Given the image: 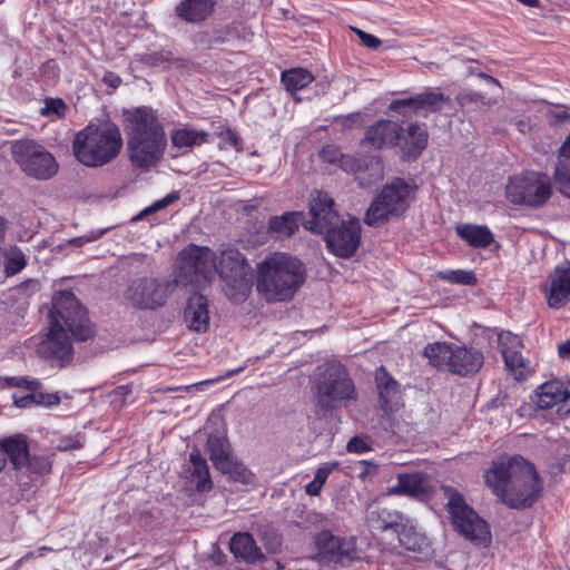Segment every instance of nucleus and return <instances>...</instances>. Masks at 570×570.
I'll return each mask as SVG.
<instances>
[{
    "mask_svg": "<svg viewBox=\"0 0 570 570\" xmlns=\"http://www.w3.org/2000/svg\"><path fill=\"white\" fill-rule=\"evenodd\" d=\"M358 465L362 468V470L358 473V476L362 480H365L368 476H373L379 472L377 464H375L372 461L361 460L358 461Z\"/></svg>",
    "mask_w": 570,
    "mask_h": 570,
    "instance_id": "53",
    "label": "nucleus"
},
{
    "mask_svg": "<svg viewBox=\"0 0 570 570\" xmlns=\"http://www.w3.org/2000/svg\"><path fill=\"white\" fill-rule=\"evenodd\" d=\"M547 302L551 308L562 307L570 298V265L556 266L549 274Z\"/></svg>",
    "mask_w": 570,
    "mask_h": 570,
    "instance_id": "25",
    "label": "nucleus"
},
{
    "mask_svg": "<svg viewBox=\"0 0 570 570\" xmlns=\"http://www.w3.org/2000/svg\"><path fill=\"white\" fill-rule=\"evenodd\" d=\"M127 148L131 164L149 168L163 156L166 135L161 122L150 107H138L126 116Z\"/></svg>",
    "mask_w": 570,
    "mask_h": 570,
    "instance_id": "4",
    "label": "nucleus"
},
{
    "mask_svg": "<svg viewBox=\"0 0 570 570\" xmlns=\"http://www.w3.org/2000/svg\"><path fill=\"white\" fill-rule=\"evenodd\" d=\"M65 326L76 341L85 342L95 335L87 309L70 291H61L53 297L49 333L38 348L42 357L60 362L72 360L73 346Z\"/></svg>",
    "mask_w": 570,
    "mask_h": 570,
    "instance_id": "1",
    "label": "nucleus"
},
{
    "mask_svg": "<svg viewBox=\"0 0 570 570\" xmlns=\"http://www.w3.org/2000/svg\"><path fill=\"white\" fill-rule=\"evenodd\" d=\"M24 558H21L20 560L17 561V563L14 564V569H7V570H16L23 561Z\"/></svg>",
    "mask_w": 570,
    "mask_h": 570,
    "instance_id": "63",
    "label": "nucleus"
},
{
    "mask_svg": "<svg viewBox=\"0 0 570 570\" xmlns=\"http://www.w3.org/2000/svg\"><path fill=\"white\" fill-rule=\"evenodd\" d=\"M185 318L189 323V328L202 333L209 326L208 301L204 295H195L187 302L185 308Z\"/></svg>",
    "mask_w": 570,
    "mask_h": 570,
    "instance_id": "31",
    "label": "nucleus"
},
{
    "mask_svg": "<svg viewBox=\"0 0 570 570\" xmlns=\"http://www.w3.org/2000/svg\"><path fill=\"white\" fill-rule=\"evenodd\" d=\"M207 449L209 459L214 466L222 471L235 459L232 455L230 444L228 441L220 436H209L207 440Z\"/></svg>",
    "mask_w": 570,
    "mask_h": 570,
    "instance_id": "35",
    "label": "nucleus"
},
{
    "mask_svg": "<svg viewBox=\"0 0 570 570\" xmlns=\"http://www.w3.org/2000/svg\"><path fill=\"white\" fill-rule=\"evenodd\" d=\"M318 155L324 163L337 166L340 160L342 159L343 153L336 145L328 144L322 147Z\"/></svg>",
    "mask_w": 570,
    "mask_h": 570,
    "instance_id": "49",
    "label": "nucleus"
},
{
    "mask_svg": "<svg viewBox=\"0 0 570 570\" xmlns=\"http://www.w3.org/2000/svg\"><path fill=\"white\" fill-rule=\"evenodd\" d=\"M229 550L236 559L249 564H255L265 558L255 539L248 532L235 533L230 539Z\"/></svg>",
    "mask_w": 570,
    "mask_h": 570,
    "instance_id": "29",
    "label": "nucleus"
},
{
    "mask_svg": "<svg viewBox=\"0 0 570 570\" xmlns=\"http://www.w3.org/2000/svg\"><path fill=\"white\" fill-rule=\"evenodd\" d=\"M0 450L6 454L12 469L21 471L30 453L29 438L23 433L3 438L0 440Z\"/></svg>",
    "mask_w": 570,
    "mask_h": 570,
    "instance_id": "28",
    "label": "nucleus"
},
{
    "mask_svg": "<svg viewBox=\"0 0 570 570\" xmlns=\"http://www.w3.org/2000/svg\"><path fill=\"white\" fill-rule=\"evenodd\" d=\"M537 405L541 410L559 406L558 411H569L570 392L564 383L559 380L546 382L537 391Z\"/></svg>",
    "mask_w": 570,
    "mask_h": 570,
    "instance_id": "23",
    "label": "nucleus"
},
{
    "mask_svg": "<svg viewBox=\"0 0 570 570\" xmlns=\"http://www.w3.org/2000/svg\"><path fill=\"white\" fill-rule=\"evenodd\" d=\"M337 167L355 175L361 187H368L383 179V167L379 161L370 164L365 158L343 154Z\"/></svg>",
    "mask_w": 570,
    "mask_h": 570,
    "instance_id": "20",
    "label": "nucleus"
},
{
    "mask_svg": "<svg viewBox=\"0 0 570 570\" xmlns=\"http://www.w3.org/2000/svg\"><path fill=\"white\" fill-rule=\"evenodd\" d=\"M521 347L520 338L515 335H510L502 343L501 348L507 368L519 382L525 381L531 374L529 362L523 357Z\"/></svg>",
    "mask_w": 570,
    "mask_h": 570,
    "instance_id": "22",
    "label": "nucleus"
},
{
    "mask_svg": "<svg viewBox=\"0 0 570 570\" xmlns=\"http://www.w3.org/2000/svg\"><path fill=\"white\" fill-rule=\"evenodd\" d=\"M243 370H244V367L242 366V367H238V368H236V370L229 371V372L225 375V377H230V376H233L234 374H237V373L242 372Z\"/></svg>",
    "mask_w": 570,
    "mask_h": 570,
    "instance_id": "62",
    "label": "nucleus"
},
{
    "mask_svg": "<svg viewBox=\"0 0 570 570\" xmlns=\"http://www.w3.org/2000/svg\"><path fill=\"white\" fill-rule=\"evenodd\" d=\"M306 278V267L286 253H272L256 266V291L268 303L293 299Z\"/></svg>",
    "mask_w": 570,
    "mask_h": 570,
    "instance_id": "3",
    "label": "nucleus"
},
{
    "mask_svg": "<svg viewBox=\"0 0 570 570\" xmlns=\"http://www.w3.org/2000/svg\"><path fill=\"white\" fill-rule=\"evenodd\" d=\"M402 136L403 127L401 124L381 119L366 128L360 145L375 150L393 148L399 146Z\"/></svg>",
    "mask_w": 570,
    "mask_h": 570,
    "instance_id": "18",
    "label": "nucleus"
},
{
    "mask_svg": "<svg viewBox=\"0 0 570 570\" xmlns=\"http://www.w3.org/2000/svg\"><path fill=\"white\" fill-rule=\"evenodd\" d=\"M220 472L227 474L232 481L244 485H254L256 483V475L243 462L236 459Z\"/></svg>",
    "mask_w": 570,
    "mask_h": 570,
    "instance_id": "38",
    "label": "nucleus"
},
{
    "mask_svg": "<svg viewBox=\"0 0 570 570\" xmlns=\"http://www.w3.org/2000/svg\"><path fill=\"white\" fill-rule=\"evenodd\" d=\"M102 234H104V232H99L98 234L86 237L85 242H94V240L98 239Z\"/></svg>",
    "mask_w": 570,
    "mask_h": 570,
    "instance_id": "61",
    "label": "nucleus"
},
{
    "mask_svg": "<svg viewBox=\"0 0 570 570\" xmlns=\"http://www.w3.org/2000/svg\"><path fill=\"white\" fill-rule=\"evenodd\" d=\"M455 232L459 238L473 248H488L494 242L493 233L485 225L461 224L455 227Z\"/></svg>",
    "mask_w": 570,
    "mask_h": 570,
    "instance_id": "32",
    "label": "nucleus"
},
{
    "mask_svg": "<svg viewBox=\"0 0 570 570\" xmlns=\"http://www.w3.org/2000/svg\"><path fill=\"white\" fill-rule=\"evenodd\" d=\"M218 129L219 131L217 135L222 138V142L219 145L220 148L229 147L236 150H242L243 141L235 130L230 128L223 129V126H219Z\"/></svg>",
    "mask_w": 570,
    "mask_h": 570,
    "instance_id": "45",
    "label": "nucleus"
},
{
    "mask_svg": "<svg viewBox=\"0 0 570 570\" xmlns=\"http://www.w3.org/2000/svg\"><path fill=\"white\" fill-rule=\"evenodd\" d=\"M303 217L302 212H286L281 216H272L268 219L267 232L275 238L291 237L298 230Z\"/></svg>",
    "mask_w": 570,
    "mask_h": 570,
    "instance_id": "33",
    "label": "nucleus"
},
{
    "mask_svg": "<svg viewBox=\"0 0 570 570\" xmlns=\"http://www.w3.org/2000/svg\"><path fill=\"white\" fill-rule=\"evenodd\" d=\"M409 98L394 99L389 105V110L403 118H411L417 115L416 107L414 105H407Z\"/></svg>",
    "mask_w": 570,
    "mask_h": 570,
    "instance_id": "46",
    "label": "nucleus"
},
{
    "mask_svg": "<svg viewBox=\"0 0 570 570\" xmlns=\"http://www.w3.org/2000/svg\"><path fill=\"white\" fill-rule=\"evenodd\" d=\"M429 134L424 124H410L399 146L407 158L416 159L428 145Z\"/></svg>",
    "mask_w": 570,
    "mask_h": 570,
    "instance_id": "30",
    "label": "nucleus"
},
{
    "mask_svg": "<svg viewBox=\"0 0 570 570\" xmlns=\"http://www.w3.org/2000/svg\"><path fill=\"white\" fill-rule=\"evenodd\" d=\"M175 283L156 277L134 279L126 288L124 298L139 309H157L166 305Z\"/></svg>",
    "mask_w": 570,
    "mask_h": 570,
    "instance_id": "15",
    "label": "nucleus"
},
{
    "mask_svg": "<svg viewBox=\"0 0 570 570\" xmlns=\"http://www.w3.org/2000/svg\"><path fill=\"white\" fill-rule=\"evenodd\" d=\"M82 239H83V237H78L73 242L77 243V244H82L83 243Z\"/></svg>",
    "mask_w": 570,
    "mask_h": 570,
    "instance_id": "64",
    "label": "nucleus"
},
{
    "mask_svg": "<svg viewBox=\"0 0 570 570\" xmlns=\"http://www.w3.org/2000/svg\"><path fill=\"white\" fill-rule=\"evenodd\" d=\"M225 41V38L224 37H214L212 40H210V43L213 45H218V43H223Z\"/></svg>",
    "mask_w": 570,
    "mask_h": 570,
    "instance_id": "60",
    "label": "nucleus"
},
{
    "mask_svg": "<svg viewBox=\"0 0 570 570\" xmlns=\"http://www.w3.org/2000/svg\"><path fill=\"white\" fill-rule=\"evenodd\" d=\"M546 115L551 126H560L570 120V114L566 106H560L559 109L548 110Z\"/></svg>",
    "mask_w": 570,
    "mask_h": 570,
    "instance_id": "50",
    "label": "nucleus"
},
{
    "mask_svg": "<svg viewBox=\"0 0 570 570\" xmlns=\"http://www.w3.org/2000/svg\"><path fill=\"white\" fill-rule=\"evenodd\" d=\"M313 543V560L321 566L347 567L360 559L354 537L335 535L331 530H322L314 535Z\"/></svg>",
    "mask_w": 570,
    "mask_h": 570,
    "instance_id": "12",
    "label": "nucleus"
},
{
    "mask_svg": "<svg viewBox=\"0 0 570 570\" xmlns=\"http://www.w3.org/2000/svg\"><path fill=\"white\" fill-rule=\"evenodd\" d=\"M180 194L177 190L171 191L170 194L166 195L161 199H158L154 202L150 206L144 208L140 213H138L136 216L131 218V222L137 223L139 220H142L145 217L157 213L161 209H165L166 207L170 206L171 204L179 200Z\"/></svg>",
    "mask_w": 570,
    "mask_h": 570,
    "instance_id": "42",
    "label": "nucleus"
},
{
    "mask_svg": "<svg viewBox=\"0 0 570 570\" xmlns=\"http://www.w3.org/2000/svg\"><path fill=\"white\" fill-rule=\"evenodd\" d=\"M374 381L379 393L380 407L385 414H392L400 407L401 391L397 381L381 365L375 370Z\"/></svg>",
    "mask_w": 570,
    "mask_h": 570,
    "instance_id": "21",
    "label": "nucleus"
},
{
    "mask_svg": "<svg viewBox=\"0 0 570 570\" xmlns=\"http://www.w3.org/2000/svg\"><path fill=\"white\" fill-rule=\"evenodd\" d=\"M361 230L360 220L353 217L347 222L340 219L338 223L332 224L322 234L332 254L341 258H350L360 246Z\"/></svg>",
    "mask_w": 570,
    "mask_h": 570,
    "instance_id": "16",
    "label": "nucleus"
},
{
    "mask_svg": "<svg viewBox=\"0 0 570 570\" xmlns=\"http://www.w3.org/2000/svg\"><path fill=\"white\" fill-rule=\"evenodd\" d=\"M551 195L550 178L535 171H527L511 177L505 187V197L511 204L533 209L543 207Z\"/></svg>",
    "mask_w": 570,
    "mask_h": 570,
    "instance_id": "10",
    "label": "nucleus"
},
{
    "mask_svg": "<svg viewBox=\"0 0 570 570\" xmlns=\"http://www.w3.org/2000/svg\"><path fill=\"white\" fill-rule=\"evenodd\" d=\"M438 277L452 284L474 285L476 283L475 274L464 269H448L438 273Z\"/></svg>",
    "mask_w": 570,
    "mask_h": 570,
    "instance_id": "43",
    "label": "nucleus"
},
{
    "mask_svg": "<svg viewBox=\"0 0 570 570\" xmlns=\"http://www.w3.org/2000/svg\"><path fill=\"white\" fill-rule=\"evenodd\" d=\"M67 105L61 98H47L45 100L43 116L57 115L58 117H65Z\"/></svg>",
    "mask_w": 570,
    "mask_h": 570,
    "instance_id": "48",
    "label": "nucleus"
},
{
    "mask_svg": "<svg viewBox=\"0 0 570 570\" xmlns=\"http://www.w3.org/2000/svg\"><path fill=\"white\" fill-rule=\"evenodd\" d=\"M215 262L216 255L209 247L189 244L178 254L179 274L176 283L187 286L208 282Z\"/></svg>",
    "mask_w": 570,
    "mask_h": 570,
    "instance_id": "13",
    "label": "nucleus"
},
{
    "mask_svg": "<svg viewBox=\"0 0 570 570\" xmlns=\"http://www.w3.org/2000/svg\"><path fill=\"white\" fill-rule=\"evenodd\" d=\"M313 73L305 68H292L282 72L281 81L286 91L294 96L314 81Z\"/></svg>",
    "mask_w": 570,
    "mask_h": 570,
    "instance_id": "37",
    "label": "nucleus"
},
{
    "mask_svg": "<svg viewBox=\"0 0 570 570\" xmlns=\"http://www.w3.org/2000/svg\"><path fill=\"white\" fill-rule=\"evenodd\" d=\"M413 187L404 179L395 178L385 185L371 203L364 222L368 226H379L391 217H399L409 208V198Z\"/></svg>",
    "mask_w": 570,
    "mask_h": 570,
    "instance_id": "9",
    "label": "nucleus"
},
{
    "mask_svg": "<svg viewBox=\"0 0 570 570\" xmlns=\"http://www.w3.org/2000/svg\"><path fill=\"white\" fill-rule=\"evenodd\" d=\"M558 354L560 357H569L570 356V340L559 344Z\"/></svg>",
    "mask_w": 570,
    "mask_h": 570,
    "instance_id": "56",
    "label": "nucleus"
},
{
    "mask_svg": "<svg viewBox=\"0 0 570 570\" xmlns=\"http://www.w3.org/2000/svg\"><path fill=\"white\" fill-rule=\"evenodd\" d=\"M446 507L452 525L460 535L480 544H487L490 541L488 523L466 504L460 492L451 493Z\"/></svg>",
    "mask_w": 570,
    "mask_h": 570,
    "instance_id": "14",
    "label": "nucleus"
},
{
    "mask_svg": "<svg viewBox=\"0 0 570 570\" xmlns=\"http://www.w3.org/2000/svg\"><path fill=\"white\" fill-rule=\"evenodd\" d=\"M217 0H180L175 7V16L187 23H202L215 11Z\"/></svg>",
    "mask_w": 570,
    "mask_h": 570,
    "instance_id": "27",
    "label": "nucleus"
},
{
    "mask_svg": "<svg viewBox=\"0 0 570 570\" xmlns=\"http://www.w3.org/2000/svg\"><path fill=\"white\" fill-rule=\"evenodd\" d=\"M11 155L27 176L39 180L50 179L59 170V165L52 154L31 139L14 141L11 146Z\"/></svg>",
    "mask_w": 570,
    "mask_h": 570,
    "instance_id": "11",
    "label": "nucleus"
},
{
    "mask_svg": "<svg viewBox=\"0 0 570 570\" xmlns=\"http://www.w3.org/2000/svg\"><path fill=\"white\" fill-rule=\"evenodd\" d=\"M209 132L205 130H195L191 128L175 129L170 135L173 147L191 148L209 142Z\"/></svg>",
    "mask_w": 570,
    "mask_h": 570,
    "instance_id": "36",
    "label": "nucleus"
},
{
    "mask_svg": "<svg viewBox=\"0 0 570 570\" xmlns=\"http://www.w3.org/2000/svg\"><path fill=\"white\" fill-rule=\"evenodd\" d=\"M450 102V97L440 91L428 90L415 96L409 97L407 105H414L417 114L421 110L438 112L443 106Z\"/></svg>",
    "mask_w": 570,
    "mask_h": 570,
    "instance_id": "34",
    "label": "nucleus"
},
{
    "mask_svg": "<svg viewBox=\"0 0 570 570\" xmlns=\"http://www.w3.org/2000/svg\"><path fill=\"white\" fill-rule=\"evenodd\" d=\"M389 493L422 499L430 493V485L423 473H399L396 484L389 489Z\"/></svg>",
    "mask_w": 570,
    "mask_h": 570,
    "instance_id": "26",
    "label": "nucleus"
},
{
    "mask_svg": "<svg viewBox=\"0 0 570 570\" xmlns=\"http://www.w3.org/2000/svg\"><path fill=\"white\" fill-rule=\"evenodd\" d=\"M350 453L363 454L372 450V442L368 436L355 435L346 444Z\"/></svg>",
    "mask_w": 570,
    "mask_h": 570,
    "instance_id": "47",
    "label": "nucleus"
},
{
    "mask_svg": "<svg viewBox=\"0 0 570 570\" xmlns=\"http://www.w3.org/2000/svg\"><path fill=\"white\" fill-rule=\"evenodd\" d=\"M51 469L52 461L49 455L31 453H29V458L27 459L26 465L23 468V470L36 475L49 474Z\"/></svg>",
    "mask_w": 570,
    "mask_h": 570,
    "instance_id": "41",
    "label": "nucleus"
},
{
    "mask_svg": "<svg viewBox=\"0 0 570 570\" xmlns=\"http://www.w3.org/2000/svg\"><path fill=\"white\" fill-rule=\"evenodd\" d=\"M379 515L382 517V522L377 529L392 530L397 534L400 544L406 550L420 552L428 546V538L410 525L409 519L403 513L382 510Z\"/></svg>",
    "mask_w": 570,
    "mask_h": 570,
    "instance_id": "17",
    "label": "nucleus"
},
{
    "mask_svg": "<svg viewBox=\"0 0 570 570\" xmlns=\"http://www.w3.org/2000/svg\"><path fill=\"white\" fill-rule=\"evenodd\" d=\"M142 65L153 68H168L173 61V52L169 50H159L153 52H145L138 59Z\"/></svg>",
    "mask_w": 570,
    "mask_h": 570,
    "instance_id": "39",
    "label": "nucleus"
},
{
    "mask_svg": "<svg viewBox=\"0 0 570 570\" xmlns=\"http://www.w3.org/2000/svg\"><path fill=\"white\" fill-rule=\"evenodd\" d=\"M214 269L224 284L225 295L233 303H243L252 292L250 265L236 248H226L216 257Z\"/></svg>",
    "mask_w": 570,
    "mask_h": 570,
    "instance_id": "7",
    "label": "nucleus"
},
{
    "mask_svg": "<svg viewBox=\"0 0 570 570\" xmlns=\"http://www.w3.org/2000/svg\"><path fill=\"white\" fill-rule=\"evenodd\" d=\"M424 356L431 366L460 376L478 373L484 361L483 354L479 350L448 342L428 344L424 347Z\"/></svg>",
    "mask_w": 570,
    "mask_h": 570,
    "instance_id": "6",
    "label": "nucleus"
},
{
    "mask_svg": "<svg viewBox=\"0 0 570 570\" xmlns=\"http://www.w3.org/2000/svg\"><path fill=\"white\" fill-rule=\"evenodd\" d=\"M340 466V463L337 461H332V462H325L323 464H321L317 470L315 471V474H314V480L320 482L321 484H325L328 475L337 470Z\"/></svg>",
    "mask_w": 570,
    "mask_h": 570,
    "instance_id": "51",
    "label": "nucleus"
},
{
    "mask_svg": "<svg viewBox=\"0 0 570 570\" xmlns=\"http://www.w3.org/2000/svg\"><path fill=\"white\" fill-rule=\"evenodd\" d=\"M318 405L324 410L334 409L335 403L355 401L357 393L347 368L338 362L324 365L316 383Z\"/></svg>",
    "mask_w": 570,
    "mask_h": 570,
    "instance_id": "8",
    "label": "nucleus"
},
{
    "mask_svg": "<svg viewBox=\"0 0 570 570\" xmlns=\"http://www.w3.org/2000/svg\"><path fill=\"white\" fill-rule=\"evenodd\" d=\"M124 145L119 127L114 122L88 125L72 141L76 159L86 167H102L115 160Z\"/></svg>",
    "mask_w": 570,
    "mask_h": 570,
    "instance_id": "5",
    "label": "nucleus"
},
{
    "mask_svg": "<svg viewBox=\"0 0 570 570\" xmlns=\"http://www.w3.org/2000/svg\"><path fill=\"white\" fill-rule=\"evenodd\" d=\"M4 273L8 276L16 275L27 265L24 253L18 247H11L4 253Z\"/></svg>",
    "mask_w": 570,
    "mask_h": 570,
    "instance_id": "40",
    "label": "nucleus"
},
{
    "mask_svg": "<svg viewBox=\"0 0 570 570\" xmlns=\"http://www.w3.org/2000/svg\"><path fill=\"white\" fill-rule=\"evenodd\" d=\"M484 482L502 503L512 509L532 507L543 488L535 465L521 455L493 461L484 472Z\"/></svg>",
    "mask_w": 570,
    "mask_h": 570,
    "instance_id": "2",
    "label": "nucleus"
},
{
    "mask_svg": "<svg viewBox=\"0 0 570 570\" xmlns=\"http://www.w3.org/2000/svg\"><path fill=\"white\" fill-rule=\"evenodd\" d=\"M357 37L361 40V43L368 49L377 50L382 46V40L376 36L365 32L361 29H354Z\"/></svg>",
    "mask_w": 570,
    "mask_h": 570,
    "instance_id": "52",
    "label": "nucleus"
},
{
    "mask_svg": "<svg viewBox=\"0 0 570 570\" xmlns=\"http://www.w3.org/2000/svg\"><path fill=\"white\" fill-rule=\"evenodd\" d=\"M311 218L305 227L316 234L328 229L332 224L340 222V216L334 209L333 198L325 191L318 190L309 202Z\"/></svg>",
    "mask_w": 570,
    "mask_h": 570,
    "instance_id": "19",
    "label": "nucleus"
},
{
    "mask_svg": "<svg viewBox=\"0 0 570 570\" xmlns=\"http://www.w3.org/2000/svg\"><path fill=\"white\" fill-rule=\"evenodd\" d=\"M479 77H480V78L485 79L488 82L493 83V85H495V86H498V87H500V86H501V85H500V81H499L498 79H495L494 77L490 76V75H487V73H484V72H481V73L479 75Z\"/></svg>",
    "mask_w": 570,
    "mask_h": 570,
    "instance_id": "57",
    "label": "nucleus"
},
{
    "mask_svg": "<svg viewBox=\"0 0 570 570\" xmlns=\"http://www.w3.org/2000/svg\"><path fill=\"white\" fill-rule=\"evenodd\" d=\"M456 102L459 104V106L461 108H465L471 105L490 106L494 101H492L490 98H487L482 92L466 91V92H460L456 96Z\"/></svg>",
    "mask_w": 570,
    "mask_h": 570,
    "instance_id": "44",
    "label": "nucleus"
},
{
    "mask_svg": "<svg viewBox=\"0 0 570 570\" xmlns=\"http://www.w3.org/2000/svg\"><path fill=\"white\" fill-rule=\"evenodd\" d=\"M31 396L21 397L20 400H16V404L20 407H24L29 404Z\"/></svg>",
    "mask_w": 570,
    "mask_h": 570,
    "instance_id": "59",
    "label": "nucleus"
},
{
    "mask_svg": "<svg viewBox=\"0 0 570 570\" xmlns=\"http://www.w3.org/2000/svg\"><path fill=\"white\" fill-rule=\"evenodd\" d=\"M323 487H324V484H321L320 482H317L313 479L311 482H308L306 484L305 491L307 494L315 497L321 493Z\"/></svg>",
    "mask_w": 570,
    "mask_h": 570,
    "instance_id": "55",
    "label": "nucleus"
},
{
    "mask_svg": "<svg viewBox=\"0 0 570 570\" xmlns=\"http://www.w3.org/2000/svg\"><path fill=\"white\" fill-rule=\"evenodd\" d=\"M102 82L115 91L122 83V79L116 72L107 70L102 77Z\"/></svg>",
    "mask_w": 570,
    "mask_h": 570,
    "instance_id": "54",
    "label": "nucleus"
},
{
    "mask_svg": "<svg viewBox=\"0 0 570 570\" xmlns=\"http://www.w3.org/2000/svg\"><path fill=\"white\" fill-rule=\"evenodd\" d=\"M184 476L195 485V490L199 493L209 492L213 489L214 483L209 474V466L199 449L195 448L190 452L189 462L184 468Z\"/></svg>",
    "mask_w": 570,
    "mask_h": 570,
    "instance_id": "24",
    "label": "nucleus"
},
{
    "mask_svg": "<svg viewBox=\"0 0 570 570\" xmlns=\"http://www.w3.org/2000/svg\"><path fill=\"white\" fill-rule=\"evenodd\" d=\"M83 446V444L80 442V441H73L72 443H68L66 445L62 446L63 450H70V449H81Z\"/></svg>",
    "mask_w": 570,
    "mask_h": 570,
    "instance_id": "58",
    "label": "nucleus"
}]
</instances>
